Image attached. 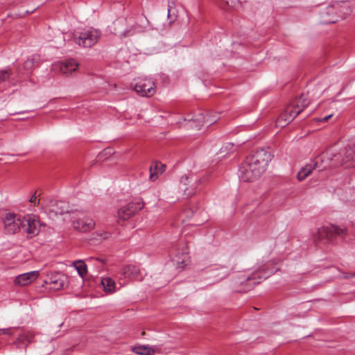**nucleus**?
<instances>
[{"mask_svg":"<svg viewBox=\"0 0 355 355\" xmlns=\"http://www.w3.org/2000/svg\"><path fill=\"white\" fill-rule=\"evenodd\" d=\"M310 103V99L307 95L302 94L300 97L293 100L282 113L276 121V125L284 127L291 122Z\"/></svg>","mask_w":355,"mask_h":355,"instance_id":"obj_3","label":"nucleus"},{"mask_svg":"<svg viewBox=\"0 0 355 355\" xmlns=\"http://www.w3.org/2000/svg\"><path fill=\"white\" fill-rule=\"evenodd\" d=\"M332 116V114H329L328 116H326L322 119H320V121L326 122Z\"/></svg>","mask_w":355,"mask_h":355,"instance_id":"obj_32","label":"nucleus"},{"mask_svg":"<svg viewBox=\"0 0 355 355\" xmlns=\"http://www.w3.org/2000/svg\"><path fill=\"white\" fill-rule=\"evenodd\" d=\"M39 276V272L37 270L23 273L17 276L14 283L19 286H26L34 282Z\"/></svg>","mask_w":355,"mask_h":355,"instance_id":"obj_14","label":"nucleus"},{"mask_svg":"<svg viewBox=\"0 0 355 355\" xmlns=\"http://www.w3.org/2000/svg\"><path fill=\"white\" fill-rule=\"evenodd\" d=\"M33 338V337L31 334L24 332L18 336L14 343L19 349L25 348L32 342Z\"/></svg>","mask_w":355,"mask_h":355,"instance_id":"obj_18","label":"nucleus"},{"mask_svg":"<svg viewBox=\"0 0 355 355\" xmlns=\"http://www.w3.org/2000/svg\"><path fill=\"white\" fill-rule=\"evenodd\" d=\"M29 202L31 203H33L35 205L39 204L40 200H37V196L36 195V192L30 198Z\"/></svg>","mask_w":355,"mask_h":355,"instance_id":"obj_29","label":"nucleus"},{"mask_svg":"<svg viewBox=\"0 0 355 355\" xmlns=\"http://www.w3.org/2000/svg\"><path fill=\"white\" fill-rule=\"evenodd\" d=\"M71 215L72 226L75 230L86 232L94 229L95 223L93 219L85 216L83 213L80 211H72Z\"/></svg>","mask_w":355,"mask_h":355,"instance_id":"obj_5","label":"nucleus"},{"mask_svg":"<svg viewBox=\"0 0 355 355\" xmlns=\"http://www.w3.org/2000/svg\"><path fill=\"white\" fill-rule=\"evenodd\" d=\"M142 208L143 204L141 202H130L118 211L119 218L123 220H128Z\"/></svg>","mask_w":355,"mask_h":355,"instance_id":"obj_12","label":"nucleus"},{"mask_svg":"<svg viewBox=\"0 0 355 355\" xmlns=\"http://www.w3.org/2000/svg\"><path fill=\"white\" fill-rule=\"evenodd\" d=\"M191 178L188 176H182L180 182L184 187H182L181 189L184 191V195L187 197L191 196L195 193V187L193 185L187 187L186 185L191 182Z\"/></svg>","mask_w":355,"mask_h":355,"instance_id":"obj_20","label":"nucleus"},{"mask_svg":"<svg viewBox=\"0 0 355 355\" xmlns=\"http://www.w3.org/2000/svg\"><path fill=\"white\" fill-rule=\"evenodd\" d=\"M101 37V33L96 29H89L73 35V41L83 48H91L94 46Z\"/></svg>","mask_w":355,"mask_h":355,"instance_id":"obj_4","label":"nucleus"},{"mask_svg":"<svg viewBox=\"0 0 355 355\" xmlns=\"http://www.w3.org/2000/svg\"><path fill=\"white\" fill-rule=\"evenodd\" d=\"M318 159V158H315L314 160L311 161L309 164H307L300 169L297 175L299 181L305 180L306 178H307L309 174H311L313 170L319 167Z\"/></svg>","mask_w":355,"mask_h":355,"instance_id":"obj_16","label":"nucleus"},{"mask_svg":"<svg viewBox=\"0 0 355 355\" xmlns=\"http://www.w3.org/2000/svg\"><path fill=\"white\" fill-rule=\"evenodd\" d=\"M132 351L139 355H152L155 352L153 348L146 345L136 346Z\"/></svg>","mask_w":355,"mask_h":355,"instance_id":"obj_22","label":"nucleus"},{"mask_svg":"<svg viewBox=\"0 0 355 355\" xmlns=\"http://www.w3.org/2000/svg\"><path fill=\"white\" fill-rule=\"evenodd\" d=\"M214 276L222 279L230 274V270L225 266H220L212 269Z\"/></svg>","mask_w":355,"mask_h":355,"instance_id":"obj_23","label":"nucleus"},{"mask_svg":"<svg viewBox=\"0 0 355 355\" xmlns=\"http://www.w3.org/2000/svg\"><path fill=\"white\" fill-rule=\"evenodd\" d=\"M3 224L6 234H15L23 230L31 237L39 232L40 224L33 215L23 216L8 212L3 217Z\"/></svg>","mask_w":355,"mask_h":355,"instance_id":"obj_2","label":"nucleus"},{"mask_svg":"<svg viewBox=\"0 0 355 355\" xmlns=\"http://www.w3.org/2000/svg\"><path fill=\"white\" fill-rule=\"evenodd\" d=\"M184 212L187 214V217H189L193 214L194 210L189 209L188 211L185 210Z\"/></svg>","mask_w":355,"mask_h":355,"instance_id":"obj_31","label":"nucleus"},{"mask_svg":"<svg viewBox=\"0 0 355 355\" xmlns=\"http://www.w3.org/2000/svg\"><path fill=\"white\" fill-rule=\"evenodd\" d=\"M73 265L75 266L80 277H83L87 273V266L83 261H76L73 263Z\"/></svg>","mask_w":355,"mask_h":355,"instance_id":"obj_24","label":"nucleus"},{"mask_svg":"<svg viewBox=\"0 0 355 355\" xmlns=\"http://www.w3.org/2000/svg\"><path fill=\"white\" fill-rule=\"evenodd\" d=\"M259 284V282H254V284Z\"/></svg>","mask_w":355,"mask_h":355,"instance_id":"obj_42","label":"nucleus"},{"mask_svg":"<svg viewBox=\"0 0 355 355\" xmlns=\"http://www.w3.org/2000/svg\"><path fill=\"white\" fill-rule=\"evenodd\" d=\"M170 12H171L170 6H168V17H169V15H170Z\"/></svg>","mask_w":355,"mask_h":355,"instance_id":"obj_41","label":"nucleus"},{"mask_svg":"<svg viewBox=\"0 0 355 355\" xmlns=\"http://www.w3.org/2000/svg\"><path fill=\"white\" fill-rule=\"evenodd\" d=\"M67 277L60 272H52L46 277V290L58 291L64 288L67 283Z\"/></svg>","mask_w":355,"mask_h":355,"instance_id":"obj_10","label":"nucleus"},{"mask_svg":"<svg viewBox=\"0 0 355 355\" xmlns=\"http://www.w3.org/2000/svg\"><path fill=\"white\" fill-rule=\"evenodd\" d=\"M272 159L270 152L264 149L257 150L248 156L239 168V178L243 182H253L266 171Z\"/></svg>","mask_w":355,"mask_h":355,"instance_id":"obj_1","label":"nucleus"},{"mask_svg":"<svg viewBox=\"0 0 355 355\" xmlns=\"http://www.w3.org/2000/svg\"><path fill=\"white\" fill-rule=\"evenodd\" d=\"M320 23L334 24L337 21L336 8L334 6L322 8L320 10Z\"/></svg>","mask_w":355,"mask_h":355,"instance_id":"obj_13","label":"nucleus"},{"mask_svg":"<svg viewBox=\"0 0 355 355\" xmlns=\"http://www.w3.org/2000/svg\"><path fill=\"white\" fill-rule=\"evenodd\" d=\"M269 276V273L264 272L263 275H260L258 272L253 273L250 277H248L246 279L247 282L254 281L257 279H266Z\"/></svg>","mask_w":355,"mask_h":355,"instance_id":"obj_26","label":"nucleus"},{"mask_svg":"<svg viewBox=\"0 0 355 355\" xmlns=\"http://www.w3.org/2000/svg\"><path fill=\"white\" fill-rule=\"evenodd\" d=\"M134 89L141 96H151L155 93V83L150 78H139L136 80Z\"/></svg>","mask_w":355,"mask_h":355,"instance_id":"obj_7","label":"nucleus"},{"mask_svg":"<svg viewBox=\"0 0 355 355\" xmlns=\"http://www.w3.org/2000/svg\"><path fill=\"white\" fill-rule=\"evenodd\" d=\"M354 276V274H351L349 276H345L344 278H349V277H352Z\"/></svg>","mask_w":355,"mask_h":355,"instance_id":"obj_39","label":"nucleus"},{"mask_svg":"<svg viewBox=\"0 0 355 355\" xmlns=\"http://www.w3.org/2000/svg\"><path fill=\"white\" fill-rule=\"evenodd\" d=\"M318 162H319L320 161L322 162V158H321V157H318ZM318 166H319V167H318V168L319 170H322V169H324V167H322V168H321V166H320V164L319 163H318Z\"/></svg>","mask_w":355,"mask_h":355,"instance_id":"obj_34","label":"nucleus"},{"mask_svg":"<svg viewBox=\"0 0 355 355\" xmlns=\"http://www.w3.org/2000/svg\"><path fill=\"white\" fill-rule=\"evenodd\" d=\"M158 172H159V174H162L164 171H165V168H161L160 166L159 167V169L157 170Z\"/></svg>","mask_w":355,"mask_h":355,"instance_id":"obj_35","label":"nucleus"},{"mask_svg":"<svg viewBox=\"0 0 355 355\" xmlns=\"http://www.w3.org/2000/svg\"><path fill=\"white\" fill-rule=\"evenodd\" d=\"M347 229L331 225L322 226L318 229L317 237L320 240H329L336 236L345 235Z\"/></svg>","mask_w":355,"mask_h":355,"instance_id":"obj_9","label":"nucleus"},{"mask_svg":"<svg viewBox=\"0 0 355 355\" xmlns=\"http://www.w3.org/2000/svg\"><path fill=\"white\" fill-rule=\"evenodd\" d=\"M331 159L340 162L341 164H347V167L352 166V164L348 163L352 161L355 162V145L353 147L349 145L343 150L342 153H331Z\"/></svg>","mask_w":355,"mask_h":355,"instance_id":"obj_11","label":"nucleus"},{"mask_svg":"<svg viewBox=\"0 0 355 355\" xmlns=\"http://www.w3.org/2000/svg\"><path fill=\"white\" fill-rule=\"evenodd\" d=\"M56 40L55 41V45L54 46L56 48H58L59 46L62 44L64 37L60 33L55 36Z\"/></svg>","mask_w":355,"mask_h":355,"instance_id":"obj_27","label":"nucleus"},{"mask_svg":"<svg viewBox=\"0 0 355 355\" xmlns=\"http://www.w3.org/2000/svg\"><path fill=\"white\" fill-rule=\"evenodd\" d=\"M186 120L189 121L196 122L197 124L196 126L198 129H200V127L202 126L205 123L211 125L216 121V119L215 118H212L211 116L206 118L203 113H199L198 114L195 116L194 118H188Z\"/></svg>","mask_w":355,"mask_h":355,"instance_id":"obj_17","label":"nucleus"},{"mask_svg":"<svg viewBox=\"0 0 355 355\" xmlns=\"http://www.w3.org/2000/svg\"><path fill=\"white\" fill-rule=\"evenodd\" d=\"M121 274L125 278L141 279V270L135 265L124 266L121 270Z\"/></svg>","mask_w":355,"mask_h":355,"instance_id":"obj_15","label":"nucleus"},{"mask_svg":"<svg viewBox=\"0 0 355 355\" xmlns=\"http://www.w3.org/2000/svg\"><path fill=\"white\" fill-rule=\"evenodd\" d=\"M329 153H330L329 151H327V152H326V153H323V154L322 155V157H324L325 155H329Z\"/></svg>","mask_w":355,"mask_h":355,"instance_id":"obj_40","label":"nucleus"},{"mask_svg":"<svg viewBox=\"0 0 355 355\" xmlns=\"http://www.w3.org/2000/svg\"><path fill=\"white\" fill-rule=\"evenodd\" d=\"M177 254H178V252H177ZM175 257L178 258L177 260H176V262L178 263H184V259L183 258L182 259L180 260V258H178V254H175Z\"/></svg>","mask_w":355,"mask_h":355,"instance_id":"obj_33","label":"nucleus"},{"mask_svg":"<svg viewBox=\"0 0 355 355\" xmlns=\"http://www.w3.org/2000/svg\"><path fill=\"white\" fill-rule=\"evenodd\" d=\"M13 328L2 329H0V332L8 335H12L13 334Z\"/></svg>","mask_w":355,"mask_h":355,"instance_id":"obj_30","label":"nucleus"},{"mask_svg":"<svg viewBox=\"0 0 355 355\" xmlns=\"http://www.w3.org/2000/svg\"><path fill=\"white\" fill-rule=\"evenodd\" d=\"M79 67L78 62L74 59H68L52 64L51 70L55 73H62L67 76L72 75Z\"/></svg>","mask_w":355,"mask_h":355,"instance_id":"obj_6","label":"nucleus"},{"mask_svg":"<svg viewBox=\"0 0 355 355\" xmlns=\"http://www.w3.org/2000/svg\"><path fill=\"white\" fill-rule=\"evenodd\" d=\"M96 260L99 261V262H101L102 263H103V259H101L99 258H96Z\"/></svg>","mask_w":355,"mask_h":355,"instance_id":"obj_38","label":"nucleus"},{"mask_svg":"<svg viewBox=\"0 0 355 355\" xmlns=\"http://www.w3.org/2000/svg\"><path fill=\"white\" fill-rule=\"evenodd\" d=\"M12 74V72L10 69H4L0 70V83L7 80L10 76Z\"/></svg>","mask_w":355,"mask_h":355,"instance_id":"obj_25","label":"nucleus"},{"mask_svg":"<svg viewBox=\"0 0 355 355\" xmlns=\"http://www.w3.org/2000/svg\"><path fill=\"white\" fill-rule=\"evenodd\" d=\"M109 234L108 233H105V235L103 236V239H107L109 237Z\"/></svg>","mask_w":355,"mask_h":355,"instance_id":"obj_37","label":"nucleus"},{"mask_svg":"<svg viewBox=\"0 0 355 355\" xmlns=\"http://www.w3.org/2000/svg\"><path fill=\"white\" fill-rule=\"evenodd\" d=\"M101 285L105 293L112 294L116 291V283L110 277H103L101 279Z\"/></svg>","mask_w":355,"mask_h":355,"instance_id":"obj_19","label":"nucleus"},{"mask_svg":"<svg viewBox=\"0 0 355 355\" xmlns=\"http://www.w3.org/2000/svg\"><path fill=\"white\" fill-rule=\"evenodd\" d=\"M181 221H182V222H184V218L181 219Z\"/></svg>","mask_w":355,"mask_h":355,"instance_id":"obj_43","label":"nucleus"},{"mask_svg":"<svg viewBox=\"0 0 355 355\" xmlns=\"http://www.w3.org/2000/svg\"><path fill=\"white\" fill-rule=\"evenodd\" d=\"M33 66V60H30V59H28L25 62H24V69L26 70H28V69H30Z\"/></svg>","mask_w":355,"mask_h":355,"instance_id":"obj_28","label":"nucleus"},{"mask_svg":"<svg viewBox=\"0 0 355 355\" xmlns=\"http://www.w3.org/2000/svg\"><path fill=\"white\" fill-rule=\"evenodd\" d=\"M161 167V168H166V166L164 165V164H162L160 162H155L153 164H152L149 168V171H150V176H149V178H150V180L152 181V182H154L155 181L158 177H159V172H158V169H159V167Z\"/></svg>","mask_w":355,"mask_h":355,"instance_id":"obj_21","label":"nucleus"},{"mask_svg":"<svg viewBox=\"0 0 355 355\" xmlns=\"http://www.w3.org/2000/svg\"><path fill=\"white\" fill-rule=\"evenodd\" d=\"M187 254H188L187 248H186L185 250H183L182 254V256H187Z\"/></svg>","mask_w":355,"mask_h":355,"instance_id":"obj_36","label":"nucleus"},{"mask_svg":"<svg viewBox=\"0 0 355 355\" xmlns=\"http://www.w3.org/2000/svg\"><path fill=\"white\" fill-rule=\"evenodd\" d=\"M65 213H71L69 210V205L67 202L52 200L48 205H46V214L50 218L53 219L55 216Z\"/></svg>","mask_w":355,"mask_h":355,"instance_id":"obj_8","label":"nucleus"}]
</instances>
